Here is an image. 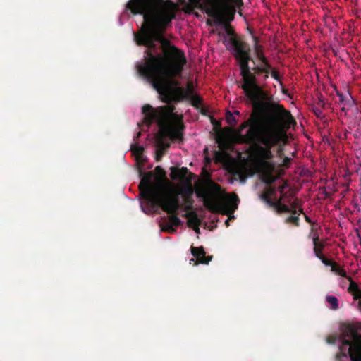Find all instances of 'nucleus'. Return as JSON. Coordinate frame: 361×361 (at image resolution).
Masks as SVG:
<instances>
[{"instance_id": "nucleus-1", "label": "nucleus", "mask_w": 361, "mask_h": 361, "mask_svg": "<svg viewBox=\"0 0 361 361\" xmlns=\"http://www.w3.org/2000/svg\"><path fill=\"white\" fill-rule=\"evenodd\" d=\"M126 8L133 15H142L146 23L134 34L136 44L147 48L144 63L137 66L140 75L147 80L172 63V69L179 72L185 54L164 36L176 17L177 5L171 0H129Z\"/></svg>"}, {"instance_id": "nucleus-2", "label": "nucleus", "mask_w": 361, "mask_h": 361, "mask_svg": "<svg viewBox=\"0 0 361 361\" xmlns=\"http://www.w3.org/2000/svg\"><path fill=\"white\" fill-rule=\"evenodd\" d=\"M267 123H252L246 133L241 129V124L233 129L234 140L238 144L252 146V152L259 170L263 176V181L271 184L275 181L272 175L274 165L270 160L273 158L271 148L278 145L286 136V130L294 123H282L279 116L270 118Z\"/></svg>"}, {"instance_id": "nucleus-3", "label": "nucleus", "mask_w": 361, "mask_h": 361, "mask_svg": "<svg viewBox=\"0 0 361 361\" xmlns=\"http://www.w3.org/2000/svg\"><path fill=\"white\" fill-rule=\"evenodd\" d=\"M274 68L268 59L262 61L259 65L250 68L252 80L241 78L237 82L238 87L241 88L247 102L252 104L253 110L247 120L241 123V129L246 128L252 123H267L270 118L279 116L282 123H294L295 120L290 112L279 103L271 101V97L260 86L257 76L261 73H269Z\"/></svg>"}, {"instance_id": "nucleus-4", "label": "nucleus", "mask_w": 361, "mask_h": 361, "mask_svg": "<svg viewBox=\"0 0 361 361\" xmlns=\"http://www.w3.org/2000/svg\"><path fill=\"white\" fill-rule=\"evenodd\" d=\"M175 109L174 105L154 108L150 104H145L142 108L144 123L149 127L156 121L160 128L155 137L157 149L166 151L170 147L171 144L165 141V137H169L172 142L182 141L183 139L185 126L183 116L175 113Z\"/></svg>"}, {"instance_id": "nucleus-5", "label": "nucleus", "mask_w": 361, "mask_h": 361, "mask_svg": "<svg viewBox=\"0 0 361 361\" xmlns=\"http://www.w3.org/2000/svg\"><path fill=\"white\" fill-rule=\"evenodd\" d=\"M187 63V59L183 65H180L179 72L173 71L172 63L168 66L152 77L147 79L154 90L159 94L161 101L167 105H171L172 102L175 103L183 101L194 94V87L192 82H188L186 88L180 87L178 80L175 78L180 77L184 67Z\"/></svg>"}, {"instance_id": "nucleus-6", "label": "nucleus", "mask_w": 361, "mask_h": 361, "mask_svg": "<svg viewBox=\"0 0 361 361\" xmlns=\"http://www.w3.org/2000/svg\"><path fill=\"white\" fill-rule=\"evenodd\" d=\"M341 336H329V344L339 345L336 361H361V324H344Z\"/></svg>"}, {"instance_id": "nucleus-7", "label": "nucleus", "mask_w": 361, "mask_h": 361, "mask_svg": "<svg viewBox=\"0 0 361 361\" xmlns=\"http://www.w3.org/2000/svg\"><path fill=\"white\" fill-rule=\"evenodd\" d=\"M195 192L198 197L203 199L204 207L212 213L232 214L240 202L235 193L214 200V196L221 192V186L211 179H208L204 185L196 190Z\"/></svg>"}, {"instance_id": "nucleus-8", "label": "nucleus", "mask_w": 361, "mask_h": 361, "mask_svg": "<svg viewBox=\"0 0 361 361\" xmlns=\"http://www.w3.org/2000/svg\"><path fill=\"white\" fill-rule=\"evenodd\" d=\"M242 4L241 0H188V9L195 8L205 11L206 13L219 23L224 22V18L228 16L234 19L236 7Z\"/></svg>"}, {"instance_id": "nucleus-9", "label": "nucleus", "mask_w": 361, "mask_h": 361, "mask_svg": "<svg viewBox=\"0 0 361 361\" xmlns=\"http://www.w3.org/2000/svg\"><path fill=\"white\" fill-rule=\"evenodd\" d=\"M153 177L152 171L147 172L144 174L139 184L140 195L143 199L141 207L146 214L154 212L156 210L157 202L161 203V200L171 194L161 183H153L152 182Z\"/></svg>"}, {"instance_id": "nucleus-10", "label": "nucleus", "mask_w": 361, "mask_h": 361, "mask_svg": "<svg viewBox=\"0 0 361 361\" xmlns=\"http://www.w3.org/2000/svg\"><path fill=\"white\" fill-rule=\"evenodd\" d=\"M223 44L237 61L241 78H244L247 81L252 80L249 62L253 61V59L250 56L249 44L241 37L228 39L224 34H223Z\"/></svg>"}, {"instance_id": "nucleus-11", "label": "nucleus", "mask_w": 361, "mask_h": 361, "mask_svg": "<svg viewBox=\"0 0 361 361\" xmlns=\"http://www.w3.org/2000/svg\"><path fill=\"white\" fill-rule=\"evenodd\" d=\"M159 207L169 214V224L175 226L180 225L181 221L176 214L177 212L180 209V202L178 195L170 194L161 200V203L157 202L156 209Z\"/></svg>"}, {"instance_id": "nucleus-12", "label": "nucleus", "mask_w": 361, "mask_h": 361, "mask_svg": "<svg viewBox=\"0 0 361 361\" xmlns=\"http://www.w3.org/2000/svg\"><path fill=\"white\" fill-rule=\"evenodd\" d=\"M170 176L172 180L180 179L184 183L178 194H177L178 195L180 194L183 197L192 196L194 193V188L192 185L193 174L186 167L180 169L171 167Z\"/></svg>"}, {"instance_id": "nucleus-13", "label": "nucleus", "mask_w": 361, "mask_h": 361, "mask_svg": "<svg viewBox=\"0 0 361 361\" xmlns=\"http://www.w3.org/2000/svg\"><path fill=\"white\" fill-rule=\"evenodd\" d=\"M336 96L338 97V103L340 105H342L341 110L346 113L349 108L353 106L355 104V101L351 96L350 93L347 91L346 93L343 94L336 90Z\"/></svg>"}, {"instance_id": "nucleus-14", "label": "nucleus", "mask_w": 361, "mask_h": 361, "mask_svg": "<svg viewBox=\"0 0 361 361\" xmlns=\"http://www.w3.org/2000/svg\"><path fill=\"white\" fill-rule=\"evenodd\" d=\"M191 253L196 258L198 264H208L212 260V256H206L203 247H191Z\"/></svg>"}, {"instance_id": "nucleus-15", "label": "nucleus", "mask_w": 361, "mask_h": 361, "mask_svg": "<svg viewBox=\"0 0 361 361\" xmlns=\"http://www.w3.org/2000/svg\"><path fill=\"white\" fill-rule=\"evenodd\" d=\"M345 278L350 281L348 291L353 296L354 300H358L357 307L361 312V289L359 288L357 283H355L350 276H348V277Z\"/></svg>"}, {"instance_id": "nucleus-16", "label": "nucleus", "mask_w": 361, "mask_h": 361, "mask_svg": "<svg viewBox=\"0 0 361 361\" xmlns=\"http://www.w3.org/2000/svg\"><path fill=\"white\" fill-rule=\"evenodd\" d=\"M214 20L216 24L224 25V27L225 32L219 33V35L222 37H223V34H224L228 39L232 38V37H238L235 35V31L231 27V25L229 24V22L232 21L233 20H230L227 16L224 18L223 23H219L217 21V20Z\"/></svg>"}, {"instance_id": "nucleus-17", "label": "nucleus", "mask_w": 361, "mask_h": 361, "mask_svg": "<svg viewBox=\"0 0 361 361\" xmlns=\"http://www.w3.org/2000/svg\"><path fill=\"white\" fill-rule=\"evenodd\" d=\"M184 216L188 219V226L193 228L198 233L200 231L199 225L200 221L196 212L195 211L186 212Z\"/></svg>"}, {"instance_id": "nucleus-18", "label": "nucleus", "mask_w": 361, "mask_h": 361, "mask_svg": "<svg viewBox=\"0 0 361 361\" xmlns=\"http://www.w3.org/2000/svg\"><path fill=\"white\" fill-rule=\"evenodd\" d=\"M313 244H314V253L315 256L319 259L323 255V248L324 244L319 242V236L315 235L313 237Z\"/></svg>"}, {"instance_id": "nucleus-19", "label": "nucleus", "mask_w": 361, "mask_h": 361, "mask_svg": "<svg viewBox=\"0 0 361 361\" xmlns=\"http://www.w3.org/2000/svg\"><path fill=\"white\" fill-rule=\"evenodd\" d=\"M183 198L185 204L183 206L180 204V209L186 212H193L194 200L192 196L183 197Z\"/></svg>"}, {"instance_id": "nucleus-20", "label": "nucleus", "mask_w": 361, "mask_h": 361, "mask_svg": "<svg viewBox=\"0 0 361 361\" xmlns=\"http://www.w3.org/2000/svg\"><path fill=\"white\" fill-rule=\"evenodd\" d=\"M278 214H281L283 213H290L291 214L292 209H290V207L281 202V200H277V204L276 209L274 210Z\"/></svg>"}, {"instance_id": "nucleus-21", "label": "nucleus", "mask_w": 361, "mask_h": 361, "mask_svg": "<svg viewBox=\"0 0 361 361\" xmlns=\"http://www.w3.org/2000/svg\"><path fill=\"white\" fill-rule=\"evenodd\" d=\"M284 222L286 224H291L296 227L300 226V218L296 214H292L285 218Z\"/></svg>"}, {"instance_id": "nucleus-22", "label": "nucleus", "mask_w": 361, "mask_h": 361, "mask_svg": "<svg viewBox=\"0 0 361 361\" xmlns=\"http://www.w3.org/2000/svg\"><path fill=\"white\" fill-rule=\"evenodd\" d=\"M331 271L334 272L335 274L343 276V277H348L346 271L340 267L338 264L336 262H334L332 266L331 267Z\"/></svg>"}, {"instance_id": "nucleus-23", "label": "nucleus", "mask_w": 361, "mask_h": 361, "mask_svg": "<svg viewBox=\"0 0 361 361\" xmlns=\"http://www.w3.org/2000/svg\"><path fill=\"white\" fill-rule=\"evenodd\" d=\"M327 302L331 305V308L334 310L338 309V301L336 297L328 295L326 298Z\"/></svg>"}, {"instance_id": "nucleus-24", "label": "nucleus", "mask_w": 361, "mask_h": 361, "mask_svg": "<svg viewBox=\"0 0 361 361\" xmlns=\"http://www.w3.org/2000/svg\"><path fill=\"white\" fill-rule=\"evenodd\" d=\"M184 100L190 101L192 105L196 108H198L202 104V99L197 95H194L189 98H185Z\"/></svg>"}, {"instance_id": "nucleus-25", "label": "nucleus", "mask_w": 361, "mask_h": 361, "mask_svg": "<svg viewBox=\"0 0 361 361\" xmlns=\"http://www.w3.org/2000/svg\"><path fill=\"white\" fill-rule=\"evenodd\" d=\"M226 122L232 127H234L237 124V119L235 118L233 113H231L229 111L226 112Z\"/></svg>"}, {"instance_id": "nucleus-26", "label": "nucleus", "mask_w": 361, "mask_h": 361, "mask_svg": "<svg viewBox=\"0 0 361 361\" xmlns=\"http://www.w3.org/2000/svg\"><path fill=\"white\" fill-rule=\"evenodd\" d=\"M254 49H255L256 57L260 61V62L267 59L266 56H264L262 46L255 47Z\"/></svg>"}, {"instance_id": "nucleus-27", "label": "nucleus", "mask_w": 361, "mask_h": 361, "mask_svg": "<svg viewBox=\"0 0 361 361\" xmlns=\"http://www.w3.org/2000/svg\"><path fill=\"white\" fill-rule=\"evenodd\" d=\"M131 151L137 156H140L144 152V148L142 146L133 145L131 147Z\"/></svg>"}, {"instance_id": "nucleus-28", "label": "nucleus", "mask_w": 361, "mask_h": 361, "mask_svg": "<svg viewBox=\"0 0 361 361\" xmlns=\"http://www.w3.org/2000/svg\"><path fill=\"white\" fill-rule=\"evenodd\" d=\"M312 111L318 118H322L324 117L323 112L319 107L314 106L312 108Z\"/></svg>"}, {"instance_id": "nucleus-29", "label": "nucleus", "mask_w": 361, "mask_h": 361, "mask_svg": "<svg viewBox=\"0 0 361 361\" xmlns=\"http://www.w3.org/2000/svg\"><path fill=\"white\" fill-rule=\"evenodd\" d=\"M302 206V202L300 200L295 199L293 202L290 204V209H297Z\"/></svg>"}, {"instance_id": "nucleus-30", "label": "nucleus", "mask_w": 361, "mask_h": 361, "mask_svg": "<svg viewBox=\"0 0 361 361\" xmlns=\"http://www.w3.org/2000/svg\"><path fill=\"white\" fill-rule=\"evenodd\" d=\"M271 192L265 191L260 194L259 197L263 202H266V201H267L268 199H269L271 197Z\"/></svg>"}, {"instance_id": "nucleus-31", "label": "nucleus", "mask_w": 361, "mask_h": 361, "mask_svg": "<svg viewBox=\"0 0 361 361\" xmlns=\"http://www.w3.org/2000/svg\"><path fill=\"white\" fill-rule=\"evenodd\" d=\"M165 153V150L156 149L155 152V159L159 161Z\"/></svg>"}, {"instance_id": "nucleus-32", "label": "nucleus", "mask_w": 361, "mask_h": 361, "mask_svg": "<svg viewBox=\"0 0 361 361\" xmlns=\"http://www.w3.org/2000/svg\"><path fill=\"white\" fill-rule=\"evenodd\" d=\"M319 259L322 261V262L324 264H325L326 266H330V267H331V266H332V264L335 262H333V261H331V260H330V259H327L326 257H325L324 256V255L321 257V258H319Z\"/></svg>"}, {"instance_id": "nucleus-33", "label": "nucleus", "mask_w": 361, "mask_h": 361, "mask_svg": "<svg viewBox=\"0 0 361 361\" xmlns=\"http://www.w3.org/2000/svg\"><path fill=\"white\" fill-rule=\"evenodd\" d=\"M266 204L270 207V208H273L274 210L276 209V204H277V200L276 201H274L273 200H271V198L270 197L269 199H268L267 201H266Z\"/></svg>"}, {"instance_id": "nucleus-34", "label": "nucleus", "mask_w": 361, "mask_h": 361, "mask_svg": "<svg viewBox=\"0 0 361 361\" xmlns=\"http://www.w3.org/2000/svg\"><path fill=\"white\" fill-rule=\"evenodd\" d=\"M271 75V77L275 79L276 80L280 82L281 80V77L279 74V73L274 68L273 70H271V71L269 73Z\"/></svg>"}, {"instance_id": "nucleus-35", "label": "nucleus", "mask_w": 361, "mask_h": 361, "mask_svg": "<svg viewBox=\"0 0 361 361\" xmlns=\"http://www.w3.org/2000/svg\"><path fill=\"white\" fill-rule=\"evenodd\" d=\"M291 214H296L298 217H299V216H300V214H302L303 215H304V214H305L304 213L303 209L302 208V206H301L300 208L297 209H292V212H291Z\"/></svg>"}, {"instance_id": "nucleus-36", "label": "nucleus", "mask_w": 361, "mask_h": 361, "mask_svg": "<svg viewBox=\"0 0 361 361\" xmlns=\"http://www.w3.org/2000/svg\"><path fill=\"white\" fill-rule=\"evenodd\" d=\"M164 231L168 233H173L176 231V229L173 228V226L167 224L163 229Z\"/></svg>"}, {"instance_id": "nucleus-37", "label": "nucleus", "mask_w": 361, "mask_h": 361, "mask_svg": "<svg viewBox=\"0 0 361 361\" xmlns=\"http://www.w3.org/2000/svg\"><path fill=\"white\" fill-rule=\"evenodd\" d=\"M251 34H252V39L254 42V48L260 47L261 45L259 44V38L257 36L254 35L252 32H251Z\"/></svg>"}, {"instance_id": "nucleus-38", "label": "nucleus", "mask_w": 361, "mask_h": 361, "mask_svg": "<svg viewBox=\"0 0 361 361\" xmlns=\"http://www.w3.org/2000/svg\"><path fill=\"white\" fill-rule=\"evenodd\" d=\"M155 171L159 173L161 176H164L165 174L164 169L159 166H158L155 168Z\"/></svg>"}, {"instance_id": "nucleus-39", "label": "nucleus", "mask_w": 361, "mask_h": 361, "mask_svg": "<svg viewBox=\"0 0 361 361\" xmlns=\"http://www.w3.org/2000/svg\"><path fill=\"white\" fill-rule=\"evenodd\" d=\"M317 105H318L319 107L324 108L325 102H324V99H322V98H319V101L317 102Z\"/></svg>"}, {"instance_id": "nucleus-40", "label": "nucleus", "mask_w": 361, "mask_h": 361, "mask_svg": "<svg viewBox=\"0 0 361 361\" xmlns=\"http://www.w3.org/2000/svg\"><path fill=\"white\" fill-rule=\"evenodd\" d=\"M304 218H305V220L306 221V222L312 224L313 222L312 221L311 219L310 218V216H308L306 214H304Z\"/></svg>"}, {"instance_id": "nucleus-41", "label": "nucleus", "mask_w": 361, "mask_h": 361, "mask_svg": "<svg viewBox=\"0 0 361 361\" xmlns=\"http://www.w3.org/2000/svg\"><path fill=\"white\" fill-rule=\"evenodd\" d=\"M212 123L213 125H214L216 127H219L220 126V123L219 121H216L214 119L212 120Z\"/></svg>"}, {"instance_id": "nucleus-42", "label": "nucleus", "mask_w": 361, "mask_h": 361, "mask_svg": "<svg viewBox=\"0 0 361 361\" xmlns=\"http://www.w3.org/2000/svg\"><path fill=\"white\" fill-rule=\"evenodd\" d=\"M290 162H291V159L288 158V157H286V158L284 159V164H285V165H288V164H289Z\"/></svg>"}, {"instance_id": "nucleus-43", "label": "nucleus", "mask_w": 361, "mask_h": 361, "mask_svg": "<svg viewBox=\"0 0 361 361\" xmlns=\"http://www.w3.org/2000/svg\"><path fill=\"white\" fill-rule=\"evenodd\" d=\"M264 75L263 76V80L265 81L268 78L269 73H264Z\"/></svg>"}, {"instance_id": "nucleus-44", "label": "nucleus", "mask_w": 361, "mask_h": 361, "mask_svg": "<svg viewBox=\"0 0 361 361\" xmlns=\"http://www.w3.org/2000/svg\"><path fill=\"white\" fill-rule=\"evenodd\" d=\"M233 114L234 116H235V115H239V114H240V112H239V111H237V110H236V111H235L233 113Z\"/></svg>"}, {"instance_id": "nucleus-45", "label": "nucleus", "mask_w": 361, "mask_h": 361, "mask_svg": "<svg viewBox=\"0 0 361 361\" xmlns=\"http://www.w3.org/2000/svg\"><path fill=\"white\" fill-rule=\"evenodd\" d=\"M325 195H326V197H329L330 196L329 192H325Z\"/></svg>"}, {"instance_id": "nucleus-46", "label": "nucleus", "mask_w": 361, "mask_h": 361, "mask_svg": "<svg viewBox=\"0 0 361 361\" xmlns=\"http://www.w3.org/2000/svg\"><path fill=\"white\" fill-rule=\"evenodd\" d=\"M283 189H284V187H283H283H281V188H280V192H282Z\"/></svg>"}, {"instance_id": "nucleus-47", "label": "nucleus", "mask_w": 361, "mask_h": 361, "mask_svg": "<svg viewBox=\"0 0 361 361\" xmlns=\"http://www.w3.org/2000/svg\"><path fill=\"white\" fill-rule=\"evenodd\" d=\"M226 224L227 226H228V219L226 221Z\"/></svg>"}, {"instance_id": "nucleus-48", "label": "nucleus", "mask_w": 361, "mask_h": 361, "mask_svg": "<svg viewBox=\"0 0 361 361\" xmlns=\"http://www.w3.org/2000/svg\"><path fill=\"white\" fill-rule=\"evenodd\" d=\"M140 135H141V133H140V132H139V133H137V137H138Z\"/></svg>"}]
</instances>
